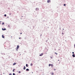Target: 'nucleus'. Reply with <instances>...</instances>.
<instances>
[{
  "label": "nucleus",
  "instance_id": "1",
  "mask_svg": "<svg viewBox=\"0 0 75 75\" xmlns=\"http://www.w3.org/2000/svg\"><path fill=\"white\" fill-rule=\"evenodd\" d=\"M43 54H40V55H39V56H41Z\"/></svg>",
  "mask_w": 75,
  "mask_h": 75
},
{
  "label": "nucleus",
  "instance_id": "2",
  "mask_svg": "<svg viewBox=\"0 0 75 75\" xmlns=\"http://www.w3.org/2000/svg\"><path fill=\"white\" fill-rule=\"evenodd\" d=\"M19 46L17 45V49H18L19 48Z\"/></svg>",
  "mask_w": 75,
  "mask_h": 75
},
{
  "label": "nucleus",
  "instance_id": "3",
  "mask_svg": "<svg viewBox=\"0 0 75 75\" xmlns=\"http://www.w3.org/2000/svg\"><path fill=\"white\" fill-rule=\"evenodd\" d=\"M50 2V0H48V1H47V2L48 3H49V2Z\"/></svg>",
  "mask_w": 75,
  "mask_h": 75
},
{
  "label": "nucleus",
  "instance_id": "4",
  "mask_svg": "<svg viewBox=\"0 0 75 75\" xmlns=\"http://www.w3.org/2000/svg\"><path fill=\"white\" fill-rule=\"evenodd\" d=\"M72 56L73 57H75V55H74V54H72Z\"/></svg>",
  "mask_w": 75,
  "mask_h": 75
},
{
  "label": "nucleus",
  "instance_id": "5",
  "mask_svg": "<svg viewBox=\"0 0 75 75\" xmlns=\"http://www.w3.org/2000/svg\"><path fill=\"white\" fill-rule=\"evenodd\" d=\"M2 30H6V28H4V29L2 28Z\"/></svg>",
  "mask_w": 75,
  "mask_h": 75
},
{
  "label": "nucleus",
  "instance_id": "6",
  "mask_svg": "<svg viewBox=\"0 0 75 75\" xmlns=\"http://www.w3.org/2000/svg\"><path fill=\"white\" fill-rule=\"evenodd\" d=\"M2 38H4V35H2Z\"/></svg>",
  "mask_w": 75,
  "mask_h": 75
},
{
  "label": "nucleus",
  "instance_id": "7",
  "mask_svg": "<svg viewBox=\"0 0 75 75\" xmlns=\"http://www.w3.org/2000/svg\"><path fill=\"white\" fill-rule=\"evenodd\" d=\"M25 68H26L25 67V66H24L23 69H24V70L25 69Z\"/></svg>",
  "mask_w": 75,
  "mask_h": 75
},
{
  "label": "nucleus",
  "instance_id": "8",
  "mask_svg": "<svg viewBox=\"0 0 75 75\" xmlns=\"http://www.w3.org/2000/svg\"><path fill=\"white\" fill-rule=\"evenodd\" d=\"M16 63H14L13 64V65H15L16 64Z\"/></svg>",
  "mask_w": 75,
  "mask_h": 75
},
{
  "label": "nucleus",
  "instance_id": "9",
  "mask_svg": "<svg viewBox=\"0 0 75 75\" xmlns=\"http://www.w3.org/2000/svg\"><path fill=\"white\" fill-rule=\"evenodd\" d=\"M26 67H28V64H26Z\"/></svg>",
  "mask_w": 75,
  "mask_h": 75
},
{
  "label": "nucleus",
  "instance_id": "10",
  "mask_svg": "<svg viewBox=\"0 0 75 75\" xmlns=\"http://www.w3.org/2000/svg\"><path fill=\"white\" fill-rule=\"evenodd\" d=\"M51 75H53V74H54L53 72L52 73H51Z\"/></svg>",
  "mask_w": 75,
  "mask_h": 75
},
{
  "label": "nucleus",
  "instance_id": "11",
  "mask_svg": "<svg viewBox=\"0 0 75 75\" xmlns=\"http://www.w3.org/2000/svg\"><path fill=\"white\" fill-rule=\"evenodd\" d=\"M4 25V23H2V25Z\"/></svg>",
  "mask_w": 75,
  "mask_h": 75
},
{
  "label": "nucleus",
  "instance_id": "12",
  "mask_svg": "<svg viewBox=\"0 0 75 75\" xmlns=\"http://www.w3.org/2000/svg\"><path fill=\"white\" fill-rule=\"evenodd\" d=\"M26 71H29V69H26Z\"/></svg>",
  "mask_w": 75,
  "mask_h": 75
},
{
  "label": "nucleus",
  "instance_id": "13",
  "mask_svg": "<svg viewBox=\"0 0 75 75\" xmlns=\"http://www.w3.org/2000/svg\"><path fill=\"white\" fill-rule=\"evenodd\" d=\"M9 75H12V74L11 73H9Z\"/></svg>",
  "mask_w": 75,
  "mask_h": 75
},
{
  "label": "nucleus",
  "instance_id": "14",
  "mask_svg": "<svg viewBox=\"0 0 75 75\" xmlns=\"http://www.w3.org/2000/svg\"><path fill=\"white\" fill-rule=\"evenodd\" d=\"M30 65L31 66H32L33 65V64L32 63L30 64Z\"/></svg>",
  "mask_w": 75,
  "mask_h": 75
},
{
  "label": "nucleus",
  "instance_id": "15",
  "mask_svg": "<svg viewBox=\"0 0 75 75\" xmlns=\"http://www.w3.org/2000/svg\"><path fill=\"white\" fill-rule=\"evenodd\" d=\"M50 65V66H52H52H53V64H51Z\"/></svg>",
  "mask_w": 75,
  "mask_h": 75
},
{
  "label": "nucleus",
  "instance_id": "16",
  "mask_svg": "<svg viewBox=\"0 0 75 75\" xmlns=\"http://www.w3.org/2000/svg\"><path fill=\"white\" fill-rule=\"evenodd\" d=\"M15 70V69H14L13 70V72H14V71Z\"/></svg>",
  "mask_w": 75,
  "mask_h": 75
},
{
  "label": "nucleus",
  "instance_id": "17",
  "mask_svg": "<svg viewBox=\"0 0 75 75\" xmlns=\"http://www.w3.org/2000/svg\"><path fill=\"white\" fill-rule=\"evenodd\" d=\"M18 73H21V71H18Z\"/></svg>",
  "mask_w": 75,
  "mask_h": 75
},
{
  "label": "nucleus",
  "instance_id": "18",
  "mask_svg": "<svg viewBox=\"0 0 75 75\" xmlns=\"http://www.w3.org/2000/svg\"><path fill=\"white\" fill-rule=\"evenodd\" d=\"M13 75H15V74L14 73H13Z\"/></svg>",
  "mask_w": 75,
  "mask_h": 75
},
{
  "label": "nucleus",
  "instance_id": "19",
  "mask_svg": "<svg viewBox=\"0 0 75 75\" xmlns=\"http://www.w3.org/2000/svg\"><path fill=\"white\" fill-rule=\"evenodd\" d=\"M4 16H6V14L4 15Z\"/></svg>",
  "mask_w": 75,
  "mask_h": 75
},
{
  "label": "nucleus",
  "instance_id": "20",
  "mask_svg": "<svg viewBox=\"0 0 75 75\" xmlns=\"http://www.w3.org/2000/svg\"><path fill=\"white\" fill-rule=\"evenodd\" d=\"M54 53H55V54H57V53H56V52Z\"/></svg>",
  "mask_w": 75,
  "mask_h": 75
},
{
  "label": "nucleus",
  "instance_id": "21",
  "mask_svg": "<svg viewBox=\"0 0 75 75\" xmlns=\"http://www.w3.org/2000/svg\"><path fill=\"white\" fill-rule=\"evenodd\" d=\"M62 35H64V33H62Z\"/></svg>",
  "mask_w": 75,
  "mask_h": 75
},
{
  "label": "nucleus",
  "instance_id": "22",
  "mask_svg": "<svg viewBox=\"0 0 75 75\" xmlns=\"http://www.w3.org/2000/svg\"><path fill=\"white\" fill-rule=\"evenodd\" d=\"M66 6V4H64V6Z\"/></svg>",
  "mask_w": 75,
  "mask_h": 75
},
{
  "label": "nucleus",
  "instance_id": "23",
  "mask_svg": "<svg viewBox=\"0 0 75 75\" xmlns=\"http://www.w3.org/2000/svg\"><path fill=\"white\" fill-rule=\"evenodd\" d=\"M49 67H50V64H49Z\"/></svg>",
  "mask_w": 75,
  "mask_h": 75
},
{
  "label": "nucleus",
  "instance_id": "24",
  "mask_svg": "<svg viewBox=\"0 0 75 75\" xmlns=\"http://www.w3.org/2000/svg\"><path fill=\"white\" fill-rule=\"evenodd\" d=\"M72 54H74V52H72Z\"/></svg>",
  "mask_w": 75,
  "mask_h": 75
},
{
  "label": "nucleus",
  "instance_id": "25",
  "mask_svg": "<svg viewBox=\"0 0 75 75\" xmlns=\"http://www.w3.org/2000/svg\"><path fill=\"white\" fill-rule=\"evenodd\" d=\"M21 38H19V39H21Z\"/></svg>",
  "mask_w": 75,
  "mask_h": 75
},
{
  "label": "nucleus",
  "instance_id": "26",
  "mask_svg": "<svg viewBox=\"0 0 75 75\" xmlns=\"http://www.w3.org/2000/svg\"><path fill=\"white\" fill-rule=\"evenodd\" d=\"M58 61H59V59L58 60Z\"/></svg>",
  "mask_w": 75,
  "mask_h": 75
},
{
  "label": "nucleus",
  "instance_id": "27",
  "mask_svg": "<svg viewBox=\"0 0 75 75\" xmlns=\"http://www.w3.org/2000/svg\"><path fill=\"white\" fill-rule=\"evenodd\" d=\"M20 34H22V33H20Z\"/></svg>",
  "mask_w": 75,
  "mask_h": 75
},
{
  "label": "nucleus",
  "instance_id": "28",
  "mask_svg": "<svg viewBox=\"0 0 75 75\" xmlns=\"http://www.w3.org/2000/svg\"><path fill=\"white\" fill-rule=\"evenodd\" d=\"M74 47H75V44L74 45Z\"/></svg>",
  "mask_w": 75,
  "mask_h": 75
},
{
  "label": "nucleus",
  "instance_id": "29",
  "mask_svg": "<svg viewBox=\"0 0 75 75\" xmlns=\"http://www.w3.org/2000/svg\"><path fill=\"white\" fill-rule=\"evenodd\" d=\"M56 70V69H54V70Z\"/></svg>",
  "mask_w": 75,
  "mask_h": 75
},
{
  "label": "nucleus",
  "instance_id": "30",
  "mask_svg": "<svg viewBox=\"0 0 75 75\" xmlns=\"http://www.w3.org/2000/svg\"><path fill=\"white\" fill-rule=\"evenodd\" d=\"M9 14H10V15H11V14H10V13H9Z\"/></svg>",
  "mask_w": 75,
  "mask_h": 75
}]
</instances>
